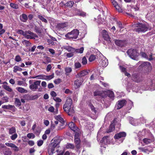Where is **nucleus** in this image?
I'll return each mask as SVG.
<instances>
[{"label":"nucleus","instance_id":"4be33fe9","mask_svg":"<svg viewBox=\"0 0 155 155\" xmlns=\"http://www.w3.org/2000/svg\"><path fill=\"white\" fill-rule=\"evenodd\" d=\"M82 82L80 80L77 79L74 82V85L76 88H78L81 85Z\"/></svg>","mask_w":155,"mask_h":155},{"label":"nucleus","instance_id":"f704fd0d","mask_svg":"<svg viewBox=\"0 0 155 155\" xmlns=\"http://www.w3.org/2000/svg\"><path fill=\"white\" fill-rule=\"evenodd\" d=\"M25 33L28 35L34 36L35 38L37 37V36L36 34H35L34 33L31 32L30 31H25Z\"/></svg>","mask_w":155,"mask_h":155},{"label":"nucleus","instance_id":"4c0bfd02","mask_svg":"<svg viewBox=\"0 0 155 155\" xmlns=\"http://www.w3.org/2000/svg\"><path fill=\"white\" fill-rule=\"evenodd\" d=\"M74 3L73 1H70L66 3V5L67 6H69L70 7H71L73 6V5L74 4Z\"/></svg>","mask_w":155,"mask_h":155},{"label":"nucleus","instance_id":"5701e85b","mask_svg":"<svg viewBox=\"0 0 155 155\" xmlns=\"http://www.w3.org/2000/svg\"><path fill=\"white\" fill-rule=\"evenodd\" d=\"M101 65L103 67L107 66L108 64L107 60L105 58H104L101 59Z\"/></svg>","mask_w":155,"mask_h":155},{"label":"nucleus","instance_id":"f8f14e48","mask_svg":"<svg viewBox=\"0 0 155 155\" xmlns=\"http://www.w3.org/2000/svg\"><path fill=\"white\" fill-rule=\"evenodd\" d=\"M69 127L71 129L73 130L74 132L78 131L79 130L78 128L74 124L73 122H71L70 123L68 124Z\"/></svg>","mask_w":155,"mask_h":155},{"label":"nucleus","instance_id":"3c124183","mask_svg":"<svg viewBox=\"0 0 155 155\" xmlns=\"http://www.w3.org/2000/svg\"><path fill=\"white\" fill-rule=\"evenodd\" d=\"M38 98V96L37 95H35L34 96H30L29 100H34L37 99Z\"/></svg>","mask_w":155,"mask_h":155},{"label":"nucleus","instance_id":"aec40b11","mask_svg":"<svg viewBox=\"0 0 155 155\" xmlns=\"http://www.w3.org/2000/svg\"><path fill=\"white\" fill-rule=\"evenodd\" d=\"M64 48L69 52H71L72 53L75 52V49L70 46H64Z\"/></svg>","mask_w":155,"mask_h":155},{"label":"nucleus","instance_id":"ddd939ff","mask_svg":"<svg viewBox=\"0 0 155 155\" xmlns=\"http://www.w3.org/2000/svg\"><path fill=\"white\" fill-rule=\"evenodd\" d=\"M111 3L114 7L115 8L116 10L118 12H122V10L121 8L117 4V2L114 0H111Z\"/></svg>","mask_w":155,"mask_h":155},{"label":"nucleus","instance_id":"8fccbe9b","mask_svg":"<svg viewBox=\"0 0 155 155\" xmlns=\"http://www.w3.org/2000/svg\"><path fill=\"white\" fill-rule=\"evenodd\" d=\"M142 66H151L150 63L149 62H144L142 64Z\"/></svg>","mask_w":155,"mask_h":155},{"label":"nucleus","instance_id":"c756f323","mask_svg":"<svg viewBox=\"0 0 155 155\" xmlns=\"http://www.w3.org/2000/svg\"><path fill=\"white\" fill-rule=\"evenodd\" d=\"M22 70V69L17 66H15L13 68V71L14 72L16 73L18 71H21Z\"/></svg>","mask_w":155,"mask_h":155},{"label":"nucleus","instance_id":"c03bdc74","mask_svg":"<svg viewBox=\"0 0 155 155\" xmlns=\"http://www.w3.org/2000/svg\"><path fill=\"white\" fill-rule=\"evenodd\" d=\"M2 108H5V109H9L10 108H12L13 107V106L11 105H4L2 106Z\"/></svg>","mask_w":155,"mask_h":155},{"label":"nucleus","instance_id":"338daca9","mask_svg":"<svg viewBox=\"0 0 155 155\" xmlns=\"http://www.w3.org/2000/svg\"><path fill=\"white\" fill-rule=\"evenodd\" d=\"M54 100L58 102H61V100L59 97H55L53 98Z\"/></svg>","mask_w":155,"mask_h":155},{"label":"nucleus","instance_id":"39448f33","mask_svg":"<svg viewBox=\"0 0 155 155\" xmlns=\"http://www.w3.org/2000/svg\"><path fill=\"white\" fill-rule=\"evenodd\" d=\"M127 54L131 58L134 60H137L139 54L136 49H130L128 50L127 52Z\"/></svg>","mask_w":155,"mask_h":155},{"label":"nucleus","instance_id":"4d7b16f0","mask_svg":"<svg viewBox=\"0 0 155 155\" xmlns=\"http://www.w3.org/2000/svg\"><path fill=\"white\" fill-rule=\"evenodd\" d=\"M61 82V80L60 78H58L54 81V82L56 84H58L60 83Z\"/></svg>","mask_w":155,"mask_h":155},{"label":"nucleus","instance_id":"473e14b6","mask_svg":"<svg viewBox=\"0 0 155 155\" xmlns=\"http://www.w3.org/2000/svg\"><path fill=\"white\" fill-rule=\"evenodd\" d=\"M104 21V19L102 18L101 17V15H99L97 17V22L99 24H102L103 21Z\"/></svg>","mask_w":155,"mask_h":155},{"label":"nucleus","instance_id":"09e8293b","mask_svg":"<svg viewBox=\"0 0 155 155\" xmlns=\"http://www.w3.org/2000/svg\"><path fill=\"white\" fill-rule=\"evenodd\" d=\"M15 60L17 62H19L21 61V58L19 55H18L16 56Z\"/></svg>","mask_w":155,"mask_h":155},{"label":"nucleus","instance_id":"c85d7f7f","mask_svg":"<svg viewBox=\"0 0 155 155\" xmlns=\"http://www.w3.org/2000/svg\"><path fill=\"white\" fill-rule=\"evenodd\" d=\"M54 73H53L51 75H45V79L44 80H49L54 77Z\"/></svg>","mask_w":155,"mask_h":155},{"label":"nucleus","instance_id":"412c9836","mask_svg":"<svg viewBox=\"0 0 155 155\" xmlns=\"http://www.w3.org/2000/svg\"><path fill=\"white\" fill-rule=\"evenodd\" d=\"M55 118L56 120L59 121L61 123L60 124L61 126H62L64 125V120L60 116H57L55 117Z\"/></svg>","mask_w":155,"mask_h":155},{"label":"nucleus","instance_id":"774afa93","mask_svg":"<svg viewBox=\"0 0 155 155\" xmlns=\"http://www.w3.org/2000/svg\"><path fill=\"white\" fill-rule=\"evenodd\" d=\"M54 108L53 106H51L49 107L48 109V110L51 112H53L54 110Z\"/></svg>","mask_w":155,"mask_h":155},{"label":"nucleus","instance_id":"a18cd8bd","mask_svg":"<svg viewBox=\"0 0 155 155\" xmlns=\"http://www.w3.org/2000/svg\"><path fill=\"white\" fill-rule=\"evenodd\" d=\"M15 132V127H12L9 129V133L12 134Z\"/></svg>","mask_w":155,"mask_h":155},{"label":"nucleus","instance_id":"0eeeda50","mask_svg":"<svg viewBox=\"0 0 155 155\" xmlns=\"http://www.w3.org/2000/svg\"><path fill=\"white\" fill-rule=\"evenodd\" d=\"M41 82V81H35L33 84L29 85L30 89L34 91H35L38 89V86H40Z\"/></svg>","mask_w":155,"mask_h":155},{"label":"nucleus","instance_id":"052dcab7","mask_svg":"<svg viewBox=\"0 0 155 155\" xmlns=\"http://www.w3.org/2000/svg\"><path fill=\"white\" fill-rule=\"evenodd\" d=\"M30 96L28 94H26L24 95L23 98L25 100H29Z\"/></svg>","mask_w":155,"mask_h":155},{"label":"nucleus","instance_id":"e433bc0d","mask_svg":"<svg viewBox=\"0 0 155 155\" xmlns=\"http://www.w3.org/2000/svg\"><path fill=\"white\" fill-rule=\"evenodd\" d=\"M84 48L83 47H81L79 49H75V52L77 53H80L81 54L83 53Z\"/></svg>","mask_w":155,"mask_h":155},{"label":"nucleus","instance_id":"a878e982","mask_svg":"<svg viewBox=\"0 0 155 155\" xmlns=\"http://www.w3.org/2000/svg\"><path fill=\"white\" fill-rule=\"evenodd\" d=\"M16 89L19 92L21 93H27V90L21 87H17Z\"/></svg>","mask_w":155,"mask_h":155},{"label":"nucleus","instance_id":"f257e3e1","mask_svg":"<svg viewBox=\"0 0 155 155\" xmlns=\"http://www.w3.org/2000/svg\"><path fill=\"white\" fill-rule=\"evenodd\" d=\"M72 101L69 97L67 98L65 103L63 105V108L64 110L68 113L69 116L72 115L74 113V110L73 107H72Z\"/></svg>","mask_w":155,"mask_h":155},{"label":"nucleus","instance_id":"9b49d317","mask_svg":"<svg viewBox=\"0 0 155 155\" xmlns=\"http://www.w3.org/2000/svg\"><path fill=\"white\" fill-rule=\"evenodd\" d=\"M102 34L103 37L105 40L109 43L110 42L108 33L106 30H103L102 31Z\"/></svg>","mask_w":155,"mask_h":155},{"label":"nucleus","instance_id":"dca6fc26","mask_svg":"<svg viewBox=\"0 0 155 155\" xmlns=\"http://www.w3.org/2000/svg\"><path fill=\"white\" fill-rule=\"evenodd\" d=\"M114 42L116 45L120 47L123 46L125 44V41L120 40H115Z\"/></svg>","mask_w":155,"mask_h":155},{"label":"nucleus","instance_id":"f03ea898","mask_svg":"<svg viewBox=\"0 0 155 155\" xmlns=\"http://www.w3.org/2000/svg\"><path fill=\"white\" fill-rule=\"evenodd\" d=\"M60 142L59 139H54V141L50 144L48 148V153L49 155H52L54 153V150L58 152V150L57 149L59 147V144Z\"/></svg>","mask_w":155,"mask_h":155},{"label":"nucleus","instance_id":"4468645a","mask_svg":"<svg viewBox=\"0 0 155 155\" xmlns=\"http://www.w3.org/2000/svg\"><path fill=\"white\" fill-rule=\"evenodd\" d=\"M126 135V133L125 132H120L116 134L114 136V138L115 139H118L121 137H125Z\"/></svg>","mask_w":155,"mask_h":155},{"label":"nucleus","instance_id":"5fc2aeb1","mask_svg":"<svg viewBox=\"0 0 155 155\" xmlns=\"http://www.w3.org/2000/svg\"><path fill=\"white\" fill-rule=\"evenodd\" d=\"M78 14L80 16L84 17L86 16V13L83 12H79Z\"/></svg>","mask_w":155,"mask_h":155},{"label":"nucleus","instance_id":"e2e57ef3","mask_svg":"<svg viewBox=\"0 0 155 155\" xmlns=\"http://www.w3.org/2000/svg\"><path fill=\"white\" fill-rule=\"evenodd\" d=\"M52 68V66L51 64H48L46 68V71L48 72L51 69V68Z\"/></svg>","mask_w":155,"mask_h":155},{"label":"nucleus","instance_id":"bb28decb","mask_svg":"<svg viewBox=\"0 0 155 155\" xmlns=\"http://www.w3.org/2000/svg\"><path fill=\"white\" fill-rule=\"evenodd\" d=\"M74 142L76 144V147L77 148H79L80 147V140L78 138L75 137L74 139Z\"/></svg>","mask_w":155,"mask_h":155},{"label":"nucleus","instance_id":"a19ab883","mask_svg":"<svg viewBox=\"0 0 155 155\" xmlns=\"http://www.w3.org/2000/svg\"><path fill=\"white\" fill-rule=\"evenodd\" d=\"M10 6L12 8L15 9H17L18 8V6L16 4L11 3L10 4Z\"/></svg>","mask_w":155,"mask_h":155},{"label":"nucleus","instance_id":"6ab92c4d","mask_svg":"<svg viewBox=\"0 0 155 155\" xmlns=\"http://www.w3.org/2000/svg\"><path fill=\"white\" fill-rule=\"evenodd\" d=\"M105 92L106 93L105 94V97L107 96L111 98H114V94L112 91L110 90H108L107 91H105Z\"/></svg>","mask_w":155,"mask_h":155},{"label":"nucleus","instance_id":"58836bf2","mask_svg":"<svg viewBox=\"0 0 155 155\" xmlns=\"http://www.w3.org/2000/svg\"><path fill=\"white\" fill-rule=\"evenodd\" d=\"M38 17L42 21L46 23H47V21L46 20V19L44 18L41 15H38Z\"/></svg>","mask_w":155,"mask_h":155},{"label":"nucleus","instance_id":"b1692460","mask_svg":"<svg viewBox=\"0 0 155 155\" xmlns=\"http://www.w3.org/2000/svg\"><path fill=\"white\" fill-rule=\"evenodd\" d=\"M22 44L25 46L26 47L30 46L31 45L29 41L25 40H23L22 41Z\"/></svg>","mask_w":155,"mask_h":155},{"label":"nucleus","instance_id":"49530a36","mask_svg":"<svg viewBox=\"0 0 155 155\" xmlns=\"http://www.w3.org/2000/svg\"><path fill=\"white\" fill-rule=\"evenodd\" d=\"M87 63V60L85 57H84L82 59V63L83 65H85Z\"/></svg>","mask_w":155,"mask_h":155},{"label":"nucleus","instance_id":"423d86ee","mask_svg":"<svg viewBox=\"0 0 155 155\" xmlns=\"http://www.w3.org/2000/svg\"><path fill=\"white\" fill-rule=\"evenodd\" d=\"M117 118H115L114 120L113 123L110 126L109 129L107 132V133L111 132L114 130L115 129V126H116L117 125L118 127H120V124L117 123Z\"/></svg>","mask_w":155,"mask_h":155},{"label":"nucleus","instance_id":"1a4fd4ad","mask_svg":"<svg viewBox=\"0 0 155 155\" xmlns=\"http://www.w3.org/2000/svg\"><path fill=\"white\" fill-rule=\"evenodd\" d=\"M132 80L137 82H139L142 81L141 77L140 75L137 73H134L132 75Z\"/></svg>","mask_w":155,"mask_h":155},{"label":"nucleus","instance_id":"603ef678","mask_svg":"<svg viewBox=\"0 0 155 155\" xmlns=\"http://www.w3.org/2000/svg\"><path fill=\"white\" fill-rule=\"evenodd\" d=\"M119 68L120 69L122 72L124 73V72L127 71L126 68L124 67L123 66L120 65Z\"/></svg>","mask_w":155,"mask_h":155},{"label":"nucleus","instance_id":"f3484780","mask_svg":"<svg viewBox=\"0 0 155 155\" xmlns=\"http://www.w3.org/2000/svg\"><path fill=\"white\" fill-rule=\"evenodd\" d=\"M5 144L7 146L13 148V149L15 151H18L19 150V148L13 143H5Z\"/></svg>","mask_w":155,"mask_h":155},{"label":"nucleus","instance_id":"6e6d98bb","mask_svg":"<svg viewBox=\"0 0 155 155\" xmlns=\"http://www.w3.org/2000/svg\"><path fill=\"white\" fill-rule=\"evenodd\" d=\"M27 137L29 138H34L35 137V135L33 134L32 133H30L28 134L27 135Z\"/></svg>","mask_w":155,"mask_h":155},{"label":"nucleus","instance_id":"864d4df0","mask_svg":"<svg viewBox=\"0 0 155 155\" xmlns=\"http://www.w3.org/2000/svg\"><path fill=\"white\" fill-rule=\"evenodd\" d=\"M108 138V136H105L101 140V141L104 142V143H106L107 142V138Z\"/></svg>","mask_w":155,"mask_h":155},{"label":"nucleus","instance_id":"9d476101","mask_svg":"<svg viewBox=\"0 0 155 155\" xmlns=\"http://www.w3.org/2000/svg\"><path fill=\"white\" fill-rule=\"evenodd\" d=\"M127 103V101L125 100H122L118 101L116 106V108L118 110L122 107Z\"/></svg>","mask_w":155,"mask_h":155},{"label":"nucleus","instance_id":"a211bd4d","mask_svg":"<svg viewBox=\"0 0 155 155\" xmlns=\"http://www.w3.org/2000/svg\"><path fill=\"white\" fill-rule=\"evenodd\" d=\"M20 19L21 21L26 22L28 20V18L26 14H23L20 16Z\"/></svg>","mask_w":155,"mask_h":155},{"label":"nucleus","instance_id":"7ed1b4c3","mask_svg":"<svg viewBox=\"0 0 155 155\" xmlns=\"http://www.w3.org/2000/svg\"><path fill=\"white\" fill-rule=\"evenodd\" d=\"M133 27H137L134 29V31L138 32H145L147 29V27L144 24L141 23L134 24L132 25Z\"/></svg>","mask_w":155,"mask_h":155},{"label":"nucleus","instance_id":"2eb2a0df","mask_svg":"<svg viewBox=\"0 0 155 155\" xmlns=\"http://www.w3.org/2000/svg\"><path fill=\"white\" fill-rule=\"evenodd\" d=\"M88 74V72L86 70H84L81 71L76 75L77 78H78L84 76Z\"/></svg>","mask_w":155,"mask_h":155},{"label":"nucleus","instance_id":"c9c22d12","mask_svg":"<svg viewBox=\"0 0 155 155\" xmlns=\"http://www.w3.org/2000/svg\"><path fill=\"white\" fill-rule=\"evenodd\" d=\"M24 36L27 39H35V37H34V36H33L31 35H28L25 33V34H24Z\"/></svg>","mask_w":155,"mask_h":155},{"label":"nucleus","instance_id":"393cba45","mask_svg":"<svg viewBox=\"0 0 155 155\" xmlns=\"http://www.w3.org/2000/svg\"><path fill=\"white\" fill-rule=\"evenodd\" d=\"M149 148H150V147L149 146H148L146 147H145L144 148H142V147H140L139 148V149L142 151L143 152L145 153L147 152V151L148 152H151L152 150H149Z\"/></svg>","mask_w":155,"mask_h":155},{"label":"nucleus","instance_id":"69168bd1","mask_svg":"<svg viewBox=\"0 0 155 155\" xmlns=\"http://www.w3.org/2000/svg\"><path fill=\"white\" fill-rule=\"evenodd\" d=\"M43 143V141L42 140H40L38 142L37 144L39 146H40L42 145Z\"/></svg>","mask_w":155,"mask_h":155},{"label":"nucleus","instance_id":"6e6552de","mask_svg":"<svg viewBox=\"0 0 155 155\" xmlns=\"http://www.w3.org/2000/svg\"><path fill=\"white\" fill-rule=\"evenodd\" d=\"M106 93L105 91L97 90L94 92V96H98L102 97H105V94Z\"/></svg>","mask_w":155,"mask_h":155},{"label":"nucleus","instance_id":"ea45409f","mask_svg":"<svg viewBox=\"0 0 155 155\" xmlns=\"http://www.w3.org/2000/svg\"><path fill=\"white\" fill-rule=\"evenodd\" d=\"M74 67L76 69L79 68H80L81 65L79 62H76L74 63Z\"/></svg>","mask_w":155,"mask_h":155},{"label":"nucleus","instance_id":"13d9d810","mask_svg":"<svg viewBox=\"0 0 155 155\" xmlns=\"http://www.w3.org/2000/svg\"><path fill=\"white\" fill-rule=\"evenodd\" d=\"M74 147V145L72 144L69 143L66 146V148H71L73 149Z\"/></svg>","mask_w":155,"mask_h":155},{"label":"nucleus","instance_id":"37998d69","mask_svg":"<svg viewBox=\"0 0 155 155\" xmlns=\"http://www.w3.org/2000/svg\"><path fill=\"white\" fill-rule=\"evenodd\" d=\"M96 58V56L94 55H91L89 59V61L90 62H92L94 61Z\"/></svg>","mask_w":155,"mask_h":155},{"label":"nucleus","instance_id":"cd10ccee","mask_svg":"<svg viewBox=\"0 0 155 155\" xmlns=\"http://www.w3.org/2000/svg\"><path fill=\"white\" fill-rule=\"evenodd\" d=\"M67 26V25L65 23H61L58 24L57 25V27L59 29L63 28L66 27Z\"/></svg>","mask_w":155,"mask_h":155},{"label":"nucleus","instance_id":"0e129e2a","mask_svg":"<svg viewBox=\"0 0 155 155\" xmlns=\"http://www.w3.org/2000/svg\"><path fill=\"white\" fill-rule=\"evenodd\" d=\"M17 137V134H15L12 135L11 137V139L12 140H15Z\"/></svg>","mask_w":155,"mask_h":155},{"label":"nucleus","instance_id":"79ce46f5","mask_svg":"<svg viewBox=\"0 0 155 155\" xmlns=\"http://www.w3.org/2000/svg\"><path fill=\"white\" fill-rule=\"evenodd\" d=\"M143 141L146 144H148L150 143L151 142V141L150 139L147 138H144L143 140Z\"/></svg>","mask_w":155,"mask_h":155},{"label":"nucleus","instance_id":"de8ad7c7","mask_svg":"<svg viewBox=\"0 0 155 155\" xmlns=\"http://www.w3.org/2000/svg\"><path fill=\"white\" fill-rule=\"evenodd\" d=\"M72 70L70 67H66L65 68V71L66 73H70L71 72Z\"/></svg>","mask_w":155,"mask_h":155},{"label":"nucleus","instance_id":"7c9ffc66","mask_svg":"<svg viewBox=\"0 0 155 155\" xmlns=\"http://www.w3.org/2000/svg\"><path fill=\"white\" fill-rule=\"evenodd\" d=\"M38 78V79L44 80L45 79V75L43 74H40L37 75L35 77H30L31 78Z\"/></svg>","mask_w":155,"mask_h":155},{"label":"nucleus","instance_id":"72a5a7b5","mask_svg":"<svg viewBox=\"0 0 155 155\" xmlns=\"http://www.w3.org/2000/svg\"><path fill=\"white\" fill-rule=\"evenodd\" d=\"M2 87L4 89L9 92H12V90L8 86L3 85L2 86Z\"/></svg>","mask_w":155,"mask_h":155},{"label":"nucleus","instance_id":"680f3d73","mask_svg":"<svg viewBox=\"0 0 155 155\" xmlns=\"http://www.w3.org/2000/svg\"><path fill=\"white\" fill-rule=\"evenodd\" d=\"M140 54L142 57H143L147 59L148 58L147 54L143 52H142L140 53Z\"/></svg>","mask_w":155,"mask_h":155},{"label":"nucleus","instance_id":"20e7f679","mask_svg":"<svg viewBox=\"0 0 155 155\" xmlns=\"http://www.w3.org/2000/svg\"><path fill=\"white\" fill-rule=\"evenodd\" d=\"M79 34V31L77 29H74L71 32H68L65 35V37L69 39L77 38Z\"/></svg>","mask_w":155,"mask_h":155},{"label":"nucleus","instance_id":"bf43d9fd","mask_svg":"<svg viewBox=\"0 0 155 155\" xmlns=\"http://www.w3.org/2000/svg\"><path fill=\"white\" fill-rule=\"evenodd\" d=\"M17 33L24 36L25 33V32H24L22 30H18Z\"/></svg>","mask_w":155,"mask_h":155},{"label":"nucleus","instance_id":"2f4dec72","mask_svg":"<svg viewBox=\"0 0 155 155\" xmlns=\"http://www.w3.org/2000/svg\"><path fill=\"white\" fill-rule=\"evenodd\" d=\"M15 104L16 106L18 107L20 106L21 105L20 100L17 98H15Z\"/></svg>","mask_w":155,"mask_h":155}]
</instances>
